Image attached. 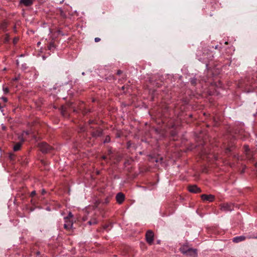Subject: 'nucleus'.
<instances>
[{
    "instance_id": "2",
    "label": "nucleus",
    "mask_w": 257,
    "mask_h": 257,
    "mask_svg": "<svg viewBox=\"0 0 257 257\" xmlns=\"http://www.w3.org/2000/svg\"><path fill=\"white\" fill-rule=\"evenodd\" d=\"M154 234L152 230H149L147 231L146 234V239L147 242L149 244H152V243L154 241Z\"/></svg>"
},
{
    "instance_id": "29",
    "label": "nucleus",
    "mask_w": 257,
    "mask_h": 257,
    "mask_svg": "<svg viewBox=\"0 0 257 257\" xmlns=\"http://www.w3.org/2000/svg\"><path fill=\"white\" fill-rule=\"evenodd\" d=\"M45 193H46V191H45L44 189H43V190H42V194H45Z\"/></svg>"
},
{
    "instance_id": "35",
    "label": "nucleus",
    "mask_w": 257,
    "mask_h": 257,
    "mask_svg": "<svg viewBox=\"0 0 257 257\" xmlns=\"http://www.w3.org/2000/svg\"><path fill=\"white\" fill-rule=\"evenodd\" d=\"M4 26H5L4 25L2 26V29H4Z\"/></svg>"
},
{
    "instance_id": "17",
    "label": "nucleus",
    "mask_w": 257,
    "mask_h": 257,
    "mask_svg": "<svg viewBox=\"0 0 257 257\" xmlns=\"http://www.w3.org/2000/svg\"><path fill=\"white\" fill-rule=\"evenodd\" d=\"M9 39H10L9 35L8 34H7L6 35V37H5V39H4L5 43H7L9 41Z\"/></svg>"
},
{
    "instance_id": "32",
    "label": "nucleus",
    "mask_w": 257,
    "mask_h": 257,
    "mask_svg": "<svg viewBox=\"0 0 257 257\" xmlns=\"http://www.w3.org/2000/svg\"><path fill=\"white\" fill-rule=\"evenodd\" d=\"M81 131L82 132H83V131H85V130H84L83 128H81Z\"/></svg>"
},
{
    "instance_id": "34",
    "label": "nucleus",
    "mask_w": 257,
    "mask_h": 257,
    "mask_svg": "<svg viewBox=\"0 0 257 257\" xmlns=\"http://www.w3.org/2000/svg\"><path fill=\"white\" fill-rule=\"evenodd\" d=\"M17 64L18 65H19V61L17 60Z\"/></svg>"
},
{
    "instance_id": "18",
    "label": "nucleus",
    "mask_w": 257,
    "mask_h": 257,
    "mask_svg": "<svg viewBox=\"0 0 257 257\" xmlns=\"http://www.w3.org/2000/svg\"><path fill=\"white\" fill-rule=\"evenodd\" d=\"M190 82L192 84L194 85L196 83V79L195 78H192L191 79Z\"/></svg>"
},
{
    "instance_id": "21",
    "label": "nucleus",
    "mask_w": 257,
    "mask_h": 257,
    "mask_svg": "<svg viewBox=\"0 0 257 257\" xmlns=\"http://www.w3.org/2000/svg\"><path fill=\"white\" fill-rule=\"evenodd\" d=\"M110 141V138L107 137L106 139H105V140L104 141V143H108Z\"/></svg>"
},
{
    "instance_id": "22",
    "label": "nucleus",
    "mask_w": 257,
    "mask_h": 257,
    "mask_svg": "<svg viewBox=\"0 0 257 257\" xmlns=\"http://www.w3.org/2000/svg\"><path fill=\"white\" fill-rule=\"evenodd\" d=\"M4 91L5 93H8L9 92V89L8 88H4Z\"/></svg>"
},
{
    "instance_id": "25",
    "label": "nucleus",
    "mask_w": 257,
    "mask_h": 257,
    "mask_svg": "<svg viewBox=\"0 0 257 257\" xmlns=\"http://www.w3.org/2000/svg\"><path fill=\"white\" fill-rule=\"evenodd\" d=\"M2 99L5 102H7L8 101V99L6 97H3Z\"/></svg>"
},
{
    "instance_id": "9",
    "label": "nucleus",
    "mask_w": 257,
    "mask_h": 257,
    "mask_svg": "<svg viewBox=\"0 0 257 257\" xmlns=\"http://www.w3.org/2000/svg\"><path fill=\"white\" fill-rule=\"evenodd\" d=\"M246 239V237L244 235L236 236L232 239L233 242L235 243H238L244 241Z\"/></svg>"
},
{
    "instance_id": "4",
    "label": "nucleus",
    "mask_w": 257,
    "mask_h": 257,
    "mask_svg": "<svg viewBox=\"0 0 257 257\" xmlns=\"http://www.w3.org/2000/svg\"><path fill=\"white\" fill-rule=\"evenodd\" d=\"M245 152L246 153V156L247 159L250 162H252L254 160L253 154L249 152V149L248 146H244Z\"/></svg>"
},
{
    "instance_id": "27",
    "label": "nucleus",
    "mask_w": 257,
    "mask_h": 257,
    "mask_svg": "<svg viewBox=\"0 0 257 257\" xmlns=\"http://www.w3.org/2000/svg\"><path fill=\"white\" fill-rule=\"evenodd\" d=\"M19 77H16L15 78L13 79V81H17L18 80H19Z\"/></svg>"
},
{
    "instance_id": "5",
    "label": "nucleus",
    "mask_w": 257,
    "mask_h": 257,
    "mask_svg": "<svg viewBox=\"0 0 257 257\" xmlns=\"http://www.w3.org/2000/svg\"><path fill=\"white\" fill-rule=\"evenodd\" d=\"M185 255H186L187 257H197V250L196 249L190 248V249Z\"/></svg>"
},
{
    "instance_id": "31",
    "label": "nucleus",
    "mask_w": 257,
    "mask_h": 257,
    "mask_svg": "<svg viewBox=\"0 0 257 257\" xmlns=\"http://www.w3.org/2000/svg\"><path fill=\"white\" fill-rule=\"evenodd\" d=\"M102 158H103V159H104V160L106 159V157L105 156H104L102 157Z\"/></svg>"
},
{
    "instance_id": "10",
    "label": "nucleus",
    "mask_w": 257,
    "mask_h": 257,
    "mask_svg": "<svg viewBox=\"0 0 257 257\" xmlns=\"http://www.w3.org/2000/svg\"><path fill=\"white\" fill-rule=\"evenodd\" d=\"M34 0H21L20 4L26 7H29L33 5Z\"/></svg>"
},
{
    "instance_id": "36",
    "label": "nucleus",
    "mask_w": 257,
    "mask_h": 257,
    "mask_svg": "<svg viewBox=\"0 0 257 257\" xmlns=\"http://www.w3.org/2000/svg\"><path fill=\"white\" fill-rule=\"evenodd\" d=\"M40 44H41V42H39L38 43V44H37L39 45H40Z\"/></svg>"
},
{
    "instance_id": "20",
    "label": "nucleus",
    "mask_w": 257,
    "mask_h": 257,
    "mask_svg": "<svg viewBox=\"0 0 257 257\" xmlns=\"http://www.w3.org/2000/svg\"><path fill=\"white\" fill-rule=\"evenodd\" d=\"M60 15L63 17H65V15L64 12L62 10H60Z\"/></svg>"
},
{
    "instance_id": "37",
    "label": "nucleus",
    "mask_w": 257,
    "mask_h": 257,
    "mask_svg": "<svg viewBox=\"0 0 257 257\" xmlns=\"http://www.w3.org/2000/svg\"><path fill=\"white\" fill-rule=\"evenodd\" d=\"M82 75H84V72H83V73H82Z\"/></svg>"
},
{
    "instance_id": "6",
    "label": "nucleus",
    "mask_w": 257,
    "mask_h": 257,
    "mask_svg": "<svg viewBox=\"0 0 257 257\" xmlns=\"http://www.w3.org/2000/svg\"><path fill=\"white\" fill-rule=\"evenodd\" d=\"M201 198L204 201H208L209 202H212L214 199V196L211 194H202L201 196Z\"/></svg>"
},
{
    "instance_id": "16",
    "label": "nucleus",
    "mask_w": 257,
    "mask_h": 257,
    "mask_svg": "<svg viewBox=\"0 0 257 257\" xmlns=\"http://www.w3.org/2000/svg\"><path fill=\"white\" fill-rule=\"evenodd\" d=\"M72 226V223L70 222L68 224H65L64 225V227L66 229H69L70 228H71Z\"/></svg>"
},
{
    "instance_id": "26",
    "label": "nucleus",
    "mask_w": 257,
    "mask_h": 257,
    "mask_svg": "<svg viewBox=\"0 0 257 257\" xmlns=\"http://www.w3.org/2000/svg\"><path fill=\"white\" fill-rule=\"evenodd\" d=\"M36 194V191H33L31 192V196H34Z\"/></svg>"
},
{
    "instance_id": "28",
    "label": "nucleus",
    "mask_w": 257,
    "mask_h": 257,
    "mask_svg": "<svg viewBox=\"0 0 257 257\" xmlns=\"http://www.w3.org/2000/svg\"><path fill=\"white\" fill-rule=\"evenodd\" d=\"M121 73H122V71L121 70H118L117 72V75H120Z\"/></svg>"
},
{
    "instance_id": "1",
    "label": "nucleus",
    "mask_w": 257,
    "mask_h": 257,
    "mask_svg": "<svg viewBox=\"0 0 257 257\" xmlns=\"http://www.w3.org/2000/svg\"><path fill=\"white\" fill-rule=\"evenodd\" d=\"M39 147L43 153H48L52 150V148L46 143L42 142L39 144Z\"/></svg>"
},
{
    "instance_id": "38",
    "label": "nucleus",
    "mask_w": 257,
    "mask_h": 257,
    "mask_svg": "<svg viewBox=\"0 0 257 257\" xmlns=\"http://www.w3.org/2000/svg\"><path fill=\"white\" fill-rule=\"evenodd\" d=\"M64 0H62V2H64Z\"/></svg>"
},
{
    "instance_id": "3",
    "label": "nucleus",
    "mask_w": 257,
    "mask_h": 257,
    "mask_svg": "<svg viewBox=\"0 0 257 257\" xmlns=\"http://www.w3.org/2000/svg\"><path fill=\"white\" fill-rule=\"evenodd\" d=\"M221 210L224 211H230L233 210V206L229 203H224L221 205Z\"/></svg>"
},
{
    "instance_id": "11",
    "label": "nucleus",
    "mask_w": 257,
    "mask_h": 257,
    "mask_svg": "<svg viewBox=\"0 0 257 257\" xmlns=\"http://www.w3.org/2000/svg\"><path fill=\"white\" fill-rule=\"evenodd\" d=\"M190 248L187 244H184L180 247V250L182 253L185 254Z\"/></svg>"
},
{
    "instance_id": "7",
    "label": "nucleus",
    "mask_w": 257,
    "mask_h": 257,
    "mask_svg": "<svg viewBox=\"0 0 257 257\" xmlns=\"http://www.w3.org/2000/svg\"><path fill=\"white\" fill-rule=\"evenodd\" d=\"M124 199V195L123 193L119 192L116 196V200L118 203L121 204Z\"/></svg>"
},
{
    "instance_id": "24",
    "label": "nucleus",
    "mask_w": 257,
    "mask_h": 257,
    "mask_svg": "<svg viewBox=\"0 0 257 257\" xmlns=\"http://www.w3.org/2000/svg\"><path fill=\"white\" fill-rule=\"evenodd\" d=\"M94 41L95 42H98L100 41V39L99 38L97 37L95 38Z\"/></svg>"
},
{
    "instance_id": "30",
    "label": "nucleus",
    "mask_w": 257,
    "mask_h": 257,
    "mask_svg": "<svg viewBox=\"0 0 257 257\" xmlns=\"http://www.w3.org/2000/svg\"><path fill=\"white\" fill-rule=\"evenodd\" d=\"M68 216H69V217H72V216H73V215H72V214L71 212H70V213H69Z\"/></svg>"
},
{
    "instance_id": "13",
    "label": "nucleus",
    "mask_w": 257,
    "mask_h": 257,
    "mask_svg": "<svg viewBox=\"0 0 257 257\" xmlns=\"http://www.w3.org/2000/svg\"><path fill=\"white\" fill-rule=\"evenodd\" d=\"M102 134V131L101 130H98L92 133V136L93 137H100Z\"/></svg>"
},
{
    "instance_id": "33",
    "label": "nucleus",
    "mask_w": 257,
    "mask_h": 257,
    "mask_svg": "<svg viewBox=\"0 0 257 257\" xmlns=\"http://www.w3.org/2000/svg\"><path fill=\"white\" fill-rule=\"evenodd\" d=\"M254 166H255V167H257V162H256V163H255L254 164Z\"/></svg>"
},
{
    "instance_id": "8",
    "label": "nucleus",
    "mask_w": 257,
    "mask_h": 257,
    "mask_svg": "<svg viewBox=\"0 0 257 257\" xmlns=\"http://www.w3.org/2000/svg\"><path fill=\"white\" fill-rule=\"evenodd\" d=\"M189 191L192 193H197L201 192V189L196 185H193L189 187Z\"/></svg>"
},
{
    "instance_id": "14",
    "label": "nucleus",
    "mask_w": 257,
    "mask_h": 257,
    "mask_svg": "<svg viewBox=\"0 0 257 257\" xmlns=\"http://www.w3.org/2000/svg\"><path fill=\"white\" fill-rule=\"evenodd\" d=\"M48 49L50 51H53L55 48V45L54 43L51 42L48 46Z\"/></svg>"
},
{
    "instance_id": "23",
    "label": "nucleus",
    "mask_w": 257,
    "mask_h": 257,
    "mask_svg": "<svg viewBox=\"0 0 257 257\" xmlns=\"http://www.w3.org/2000/svg\"><path fill=\"white\" fill-rule=\"evenodd\" d=\"M61 113H62V115H64V116H65L66 115L65 110L64 109V108H62V110L61 111Z\"/></svg>"
},
{
    "instance_id": "19",
    "label": "nucleus",
    "mask_w": 257,
    "mask_h": 257,
    "mask_svg": "<svg viewBox=\"0 0 257 257\" xmlns=\"http://www.w3.org/2000/svg\"><path fill=\"white\" fill-rule=\"evenodd\" d=\"M18 40H19L18 38H17V37L15 38L14 39V40H13V43H14V44H16L18 42Z\"/></svg>"
},
{
    "instance_id": "15",
    "label": "nucleus",
    "mask_w": 257,
    "mask_h": 257,
    "mask_svg": "<svg viewBox=\"0 0 257 257\" xmlns=\"http://www.w3.org/2000/svg\"><path fill=\"white\" fill-rule=\"evenodd\" d=\"M97 222L96 219L95 218H93L91 220H90V221H89L88 222V223L89 224V225H94V224H96Z\"/></svg>"
},
{
    "instance_id": "12",
    "label": "nucleus",
    "mask_w": 257,
    "mask_h": 257,
    "mask_svg": "<svg viewBox=\"0 0 257 257\" xmlns=\"http://www.w3.org/2000/svg\"><path fill=\"white\" fill-rule=\"evenodd\" d=\"M24 141V139H21V142H18L15 144V145L14 146L13 150L14 151L16 152L20 150L22 143Z\"/></svg>"
}]
</instances>
